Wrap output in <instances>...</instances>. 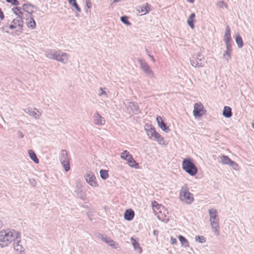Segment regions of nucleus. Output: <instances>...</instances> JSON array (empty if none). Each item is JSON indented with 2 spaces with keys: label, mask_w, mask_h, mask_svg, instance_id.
Returning a JSON list of instances; mask_svg holds the SVG:
<instances>
[{
  "label": "nucleus",
  "mask_w": 254,
  "mask_h": 254,
  "mask_svg": "<svg viewBox=\"0 0 254 254\" xmlns=\"http://www.w3.org/2000/svg\"><path fill=\"white\" fill-rule=\"evenodd\" d=\"M20 237V233L13 229H6L0 232V247H7Z\"/></svg>",
  "instance_id": "obj_1"
},
{
  "label": "nucleus",
  "mask_w": 254,
  "mask_h": 254,
  "mask_svg": "<svg viewBox=\"0 0 254 254\" xmlns=\"http://www.w3.org/2000/svg\"><path fill=\"white\" fill-rule=\"evenodd\" d=\"M145 131L149 138L156 141L161 145H165L167 143L164 138L155 130L151 125L146 124L144 126Z\"/></svg>",
  "instance_id": "obj_2"
},
{
  "label": "nucleus",
  "mask_w": 254,
  "mask_h": 254,
  "mask_svg": "<svg viewBox=\"0 0 254 254\" xmlns=\"http://www.w3.org/2000/svg\"><path fill=\"white\" fill-rule=\"evenodd\" d=\"M208 213L210 217L209 221L212 230L215 235L218 236L219 235V225L217 211L214 208L210 209L208 210Z\"/></svg>",
  "instance_id": "obj_3"
},
{
  "label": "nucleus",
  "mask_w": 254,
  "mask_h": 254,
  "mask_svg": "<svg viewBox=\"0 0 254 254\" xmlns=\"http://www.w3.org/2000/svg\"><path fill=\"white\" fill-rule=\"evenodd\" d=\"M182 168L190 176H193L197 173V169L192 160L189 158H185L182 162Z\"/></svg>",
  "instance_id": "obj_4"
},
{
  "label": "nucleus",
  "mask_w": 254,
  "mask_h": 254,
  "mask_svg": "<svg viewBox=\"0 0 254 254\" xmlns=\"http://www.w3.org/2000/svg\"><path fill=\"white\" fill-rule=\"evenodd\" d=\"M190 61L191 66L194 67H203L206 63L205 58L201 53L192 55Z\"/></svg>",
  "instance_id": "obj_5"
},
{
  "label": "nucleus",
  "mask_w": 254,
  "mask_h": 254,
  "mask_svg": "<svg viewBox=\"0 0 254 254\" xmlns=\"http://www.w3.org/2000/svg\"><path fill=\"white\" fill-rule=\"evenodd\" d=\"M180 200L187 204H191L193 200V194L186 188H182L180 191Z\"/></svg>",
  "instance_id": "obj_6"
},
{
  "label": "nucleus",
  "mask_w": 254,
  "mask_h": 254,
  "mask_svg": "<svg viewBox=\"0 0 254 254\" xmlns=\"http://www.w3.org/2000/svg\"><path fill=\"white\" fill-rule=\"evenodd\" d=\"M152 207L153 211L156 213V215H157V218L158 219L164 221L166 222H168V219H164L163 215L162 214V210H164V208L163 206L159 204L156 201H153L152 202Z\"/></svg>",
  "instance_id": "obj_7"
},
{
  "label": "nucleus",
  "mask_w": 254,
  "mask_h": 254,
  "mask_svg": "<svg viewBox=\"0 0 254 254\" xmlns=\"http://www.w3.org/2000/svg\"><path fill=\"white\" fill-rule=\"evenodd\" d=\"M23 26V21L22 20V16L19 15L16 17V18L13 20L11 24L9 25V27L11 29H13L16 28V27H18V29L17 30V31L19 32L20 33H22Z\"/></svg>",
  "instance_id": "obj_8"
},
{
  "label": "nucleus",
  "mask_w": 254,
  "mask_h": 254,
  "mask_svg": "<svg viewBox=\"0 0 254 254\" xmlns=\"http://www.w3.org/2000/svg\"><path fill=\"white\" fill-rule=\"evenodd\" d=\"M138 61L140 64V66L142 71L149 77H154V74L148 64L142 59H139Z\"/></svg>",
  "instance_id": "obj_9"
},
{
  "label": "nucleus",
  "mask_w": 254,
  "mask_h": 254,
  "mask_svg": "<svg viewBox=\"0 0 254 254\" xmlns=\"http://www.w3.org/2000/svg\"><path fill=\"white\" fill-rule=\"evenodd\" d=\"M85 179L87 183L93 187H96L98 184L96 181V177L94 173L88 172L85 175Z\"/></svg>",
  "instance_id": "obj_10"
},
{
  "label": "nucleus",
  "mask_w": 254,
  "mask_h": 254,
  "mask_svg": "<svg viewBox=\"0 0 254 254\" xmlns=\"http://www.w3.org/2000/svg\"><path fill=\"white\" fill-rule=\"evenodd\" d=\"M193 114L195 118H199L204 114L205 112L203 111V106L201 103H196L193 106Z\"/></svg>",
  "instance_id": "obj_11"
},
{
  "label": "nucleus",
  "mask_w": 254,
  "mask_h": 254,
  "mask_svg": "<svg viewBox=\"0 0 254 254\" xmlns=\"http://www.w3.org/2000/svg\"><path fill=\"white\" fill-rule=\"evenodd\" d=\"M57 56V62L63 64H66L68 63L69 58V55L68 54L63 52L61 50H58Z\"/></svg>",
  "instance_id": "obj_12"
},
{
  "label": "nucleus",
  "mask_w": 254,
  "mask_h": 254,
  "mask_svg": "<svg viewBox=\"0 0 254 254\" xmlns=\"http://www.w3.org/2000/svg\"><path fill=\"white\" fill-rule=\"evenodd\" d=\"M127 111L129 113L137 114L139 113V107L137 104L134 102H130L126 107Z\"/></svg>",
  "instance_id": "obj_13"
},
{
  "label": "nucleus",
  "mask_w": 254,
  "mask_h": 254,
  "mask_svg": "<svg viewBox=\"0 0 254 254\" xmlns=\"http://www.w3.org/2000/svg\"><path fill=\"white\" fill-rule=\"evenodd\" d=\"M58 54V50L48 49L45 51V56L49 59L57 61V55Z\"/></svg>",
  "instance_id": "obj_14"
},
{
  "label": "nucleus",
  "mask_w": 254,
  "mask_h": 254,
  "mask_svg": "<svg viewBox=\"0 0 254 254\" xmlns=\"http://www.w3.org/2000/svg\"><path fill=\"white\" fill-rule=\"evenodd\" d=\"M150 6V4L148 3H146L145 4L137 6L136 7V10L139 13H141L142 15H144L149 12Z\"/></svg>",
  "instance_id": "obj_15"
},
{
  "label": "nucleus",
  "mask_w": 254,
  "mask_h": 254,
  "mask_svg": "<svg viewBox=\"0 0 254 254\" xmlns=\"http://www.w3.org/2000/svg\"><path fill=\"white\" fill-rule=\"evenodd\" d=\"M94 123L96 125H103L105 123V119L96 112L93 116Z\"/></svg>",
  "instance_id": "obj_16"
},
{
  "label": "nucleus",
  "mask_w": 254,
  "mask_h": 254,
  "mask_svg": "<svg viewBox=\"0 0 254 254\" xmlns=\"http://www.w3.org/2000/svg\"><path fill=\"white\" fill-rule=\"evenodd\" d=\"M13 242L14 249L15 251L19 252L20 253L24 251L25 249L21 244L20 237L19 238H17L16 240H15L14 242Z\"/></svg>",
  "instance_id": "obj_17"
},
{
  "label": "nucleus",
  "mask_w": 254,
  "mask_h": 254,
  "mask_svg": "<svg viewBox=\"0 0 254 254\" xmlns=\"http://www.w3.org/2000/svg\"><path fill=\"white\" fill-rule=\"evenodd\" d=\"M35 110H37L38 113H37L35 111L32 110L31 109L27 108L24 110V111L29 115L30 116L34 118L35 119H38L42 115V113L37 110L36 109H34Z\"/></svg>",
  "instance_id": "obj_18"
},
{
  "label": "nucleus",
  "mask_w": 254,
  "mask_h": 254,
  "mask_svg": "<svg viewBox=\"0 0 254 254\" xmlns=\"http://www.w3.org/2000/svg\"><path fill=\"white\" fill-rule=\"evenodd\" d=\"M156 120L158 125V126L164 131L168 132L170 131L169 127L167 126L166 124L164 122L162 118L158 116L156 118Z\"/></svg>",
  "instance_id": "obj_19"
},
{
  "label": "nucleus",
  "mask_w": 254,
  "mask_h": 254,
  "mask_svg": "<svg viewBox=\"0 0 254 254\" xmlns=\"http://www.w3.org/2000/svg\"><path fill=\"white\" fill-rule=\"evenodd\" d=\"M226 50L225 51L223 56L228 61L231 58V53L232 51V45L231 43H225Z\"/></svg>",
  "instance_id": "obj_20"
},
{
  "label": "nucleus",
  "mask_w": 254,
  "mask_h": 254,
  "mask_svg": "<svg viewBox=\"0 0 254 254\" xmlns=\"http://www.w3.org/2000/svg\"><path fill=\"white\" fill-rule=\"evenodd\" d=\"M74 193L76 194V195L78 197L81 198L82 199H84L82 186L80 184H78L76 185L75 190H74Z\"/></svg>",
  "instance_id": "obj_21"
},
{
  "label": "nucleus",
  "mask_w": 254,
  "mask_h": 254,
  "mask_svg": "<svg viewBox=\"0 0 254 254\" xmlns=\"http://www.w3.org/2000/svg\"><path fill=\"white\" fill-rule=\"evenodd\" d=\"M223 40L225 43H231V41L232 40L230 34V29L229 25H227L226 27V30Z\"/></svg>",
  "instance_id": "obj_22"
},
{
  "label": "nucleus",
  "mask_w": 254,
  "mask_h": 254,
  "mask_svg": "<svg viewBox=\"0 0 254 254\" xmlns=\"http://www.w3.org/2000/svg\"><path fill=\"white\" fill-rule=\"evenodd\" d=\"M134 216V212L131 209H128L126 210L124 214V218L127 221H131L133 219Z\"/></svg>",
  "instance_id": "obj_23"
},
{
  "label": "nucleus",
  "mask_w": 254,
  "mask_h": 254,
  "mask_svg": "<svg viewBox=\"0 0 254 254\" xmlns=\"http://www.w3.org/2000/svg\"><path fill=\"white\" fill-rule=\"evenodd\" d=\"M127 163L128 165L130 167H131L132 168H134L135 169L139 168V166L138 163L136 162L135 160L133 159V158L132 157L131 155L129 157V158H128L127 159Z\"/></svg>",
  "instance_id": "obj_24"
},
{
  "label": "nucleus",
  "mask_w": 254,
  "mask_h": 254,
  "mask_svg": "<svg viewBox=\"0 0 254 254\" xmlns=\"http://www.w3.org/2000/svg\"><path fill=\"white\" fill-rule=\"evenodd\" d=\"M60 160L61 162L69 161L68 153L66 150H62L60 156Z\"/></svg>",
  "instance_id": "obj_25"
},
{
  "label": "nucleus",
  "mask_w": 254,
  "mask_h": 254,
  "mask_svg": "<svg viewBox=\"0 0 254 254\" xmlns=\"http://www.w3.org/2000/svg\"><path fill=\"white\" fill-rule=\"evenodd\" d=\"M232 110L229 106H225L223 111V115L227 118H229L232 117Z\"/></svg>",
  "instance_id": "obj_26"
},
{
  "label": "nucleus",
  "mask_w": 254,
  "mask_h": 254,
  "mask_svg": "<svg viewBox=\"0 0 254 254\" xmlns=\"http://www.w3.org/2000/svg\"><path fill=\"white\" fill-rule=\"evenodd\" d=\"M29 17V18L26 19V25L28 27L34 29L36 27V22L33 17H31V16Z\"/></svg>",
  "instance_id": "obj_27"
},
{
  "label": "nucleus",
  "mask_w": 254,
  "mask_h": 254,
  "mask_svg": "<svg viewBox=\"0 0 254 254\" xmlns=\"http://www.w3.org/2000/svg\"><path fill=\"white\" fill-rule=\"evenodd\" d=\"M34 6L31 4H24L23 5V9L24 11L28 13V16H30L31 13L33 12L32 8Z\"/></svg>",
  "instance_id": "obj_28"
},
{
  "label": "nucleus",
  "mask_w": 254,
  "mask_h": 254,
  "mask_svg": "<svg viewBox=\"0 0 254 254\" xmlns=\"http://www.w3.org/2000/svg\"><path fill=\"white\" fill-rule=\"evenodd\" d=\"M131 241L132 242V245L134 250L138 252L139 253H141L142 252L141 248L140 247L139 244L137 242H136L134 239L132 238H131Z\"/></svg>",
  "instance_id": "obj_29"
},
{
  "label": "nucleus",
  "mask_w": 254,
  "mask_h": 254,
  "mask_svg": "<svg viewBox=\"0 0 254 254\" xmlns=\"http://www.w3.org/2000/svg\"><path fill=\"white\" fill-rule=\"evenodd\" d=\"M179 241H180L182 246L187 248L189 247V244L188 240L186 239L185 237L182 235H179L178 237Z\"/></svg>",
  "instance_id": "obj_30"
},
{
  "label": "nucleus",
  "mask_w": 254,
  "mask_h": 254,
  "mask_svg": "<svg viewBox=\"0 0 254 254\" xmlns=\"http://www.w3.org/2000/svg\"><path fill=\"white\" fill-rule=\"evenodd\" d=\"M195 16V13H191V14L190 15L188 20H187V23H188V24L191 28H194V24H193V21H194V18Z\"/></svg>",
  "instance_id": "obj_31"
},
{
  "label": "nucleus",
  "mask_w": 254,
  "mask_h": 254,
  "mask_svg": "<svg viewBox=\"0 0 254 254\" xmlns=\"http://www.w3.org/2000/svg\"><path fill=\"white\" fill-rule=\"evenodd\" d=\"M231 161V160L228 156L222 155L221 156V161L219 162L223 164L229 165Z\"/></svg>",
  "instance_id": "obj_32"
},
{
  "label": "nucleus",
  "mask_w": 254,
  "mask_h": 254,
  "mask_svg": "<svg viewBox=\"0 0 254 254\" xmlns=\"http://www.w3.org/2000/svg\"><path fill=\"white\" fill-rule=\"evenodd\" d=\"M28 153L31 160L36 163H39V159L37 157V156L34 151L32 150H29Z\"/></svg>",
  "instance_id": "obj_33"
},
{
  "label": "nucleus",
  "mask_w": 254,
  "mask_h": 254,
  "mask_svg": "<svg viewBox=\"0 0 254 254\" xmlns=\"http://www.w3.org/2000/svg\"><path fill=\"white\" fill-rule=\"evenodd\" d=\"M69 4L72 6V7H74V8L76 9V10L78 12H81V9L77 4L76 2V0H67Z\"/></svg>",
  "instance_id": "obj_34"
},
{
  "label": "nucleus",
  "mask_w": 254,
  "mask_h": 254,
  "mask_svg": "<svg viewBox=\"0 0 254 254\" xmlns=\"http://www.w3.org/2000/svg\"><path fill=\"white\" fill-rule=\"evenodd\" d=\"M236 42L239 48H241L243 46V41L242 37L240 35H238L235 38Z\"/></svg>",
  "instance_id": "obj_35"
},
{
  "label": "nucleus",
  "mask_w": 254,
  "mask_h": 254,
  "mask_svg": "<svg viewBox=\"0 0 254 254\" xmlns=\"http://www.w3.org/2000/svg\"><path fill=\"white\" fill-rule=\"evenodd\" d=\"M101 178L103 180H106L109 177L108 171L105 170H101L100 171Z\"/></svg>",
  "instance_id": "obj_36"
},
{
  "label": "nucleus",
  "mask_w": 254,
  "mask_h": 254,
  "mask_svg": "<svg viewBox=\"0 0 254 254\" xmlns=\"http://www.w3.org/2000/svg\"><path fill=\"white\" fill-rule=\"evenodd\" d=\"M131 156L129 152L127 150H125L121 153V157L122 159L127 160L128 158Z\"/></svg>",
  "instance_id": "obj_37"
},
{
  "label": "nucleus",
  "mask_w": 254,
  "mask_h": 254,
  "mask_svg": "<svg viewBox=\"0 0 254 254\" xmlns=\"http://www.w3.org/2000/svg\"><path fill=\"white\" fill-rule=\"evenodd\" d=\"M61 163L65 172H68L70 170L69 161H64Z\"/></svg>",
  "instance_id": "obj_38"
},
{
  "label": "nucleus",
  "mask_w": 254,
  "mask_h": 254,
  "mask_svg": "<svg viewBox=\"0 0 254 254\" xmlns=\"http://www.w3.org/2000/svg\"><path fill=\"white\" fill-rule=\"evenodd\" d=\"M121 21L127 25H130V22L128 20V17L127 16H123L121 17Z\"/></svg>",
  "instance_id": "obj_39"
},
{
  "label": "nucleus",
  "mask_w": 254,
  "mask_h": 254,
  "mask_svg": "<svg viewBox=\"0 0 254 254\" xmlns=\"http://www.w3.org/2000/svg\"><path fill=\"white\" fill-rule=\"evenodd\" d=\"M195 240L196 242H198L200 243H203L205 242V239L202 236H196L195 237Z\"/></svg>",
  "instance_id": "obj_40"
},
{
  "label": "nucleus",
  "mask_w": 254,
  "mask_h": 254,
  "mask_svg": "<svg viewBox=\"0 0 254 254\" xmlns=\"http://www.w3.org/2000/svg\"><path fill=\"white\" fill-rule=\"evenodd\" d=\"M106 88L100 87L99 89V92L98 93L99 96L105 95L106 97L108 96V93L105 91Z\"/></svg>",
  "instance_id": "obj_41"
},
{
  "label": "nucleus",
  "mask_w": 254,
  "mask_h": 254,
  "mask_svg": "<svg viewBox=\"0 0 254 254\" xmlns=\"http://www.w3.org/2000/svg\"><path fill=\"white\" fill-rule=\"evenodd\" d=\"M229 165H230L231 167H232L233 168V169L235 170H237L238 169V164L236 162H234L232 160H231V161Z\"/></svg>",
  "instance_id": "obj_42"
},
{
  "label": "nucleus",
  "mask_w": 254,
  "mask_h": 254,
  "mask_svg": "<svg viewBox=\"0 0 254 254\" xmlns=\"http://www.w3.org/2000/svg\"><path fill=\"white\" fill-rule=\"evenodd\" d=\"M6 1L7 2L11 3L14 5H18L19 4V1L17 0H6Z\"/></svg>",
  "instance_id": "obj_43"
},
{
  "label": "nucleus",
  "mask_w": 254,
  "mask_h": 254,
  "mask_svg": "<svg viewBox=\"0 0 254 254\" xmlns=\"http://www.w3.org/2000/svg\"><path fill=\"white\" fill-rule=\"evenodd\" d=\"M102 240L103 241H104V242L106 243H108V242H109V240H111L109 238L107 237V236H102Z\"/></svg>",
  "instance_id": "obj_44"
},
{
  "label": "nucleus",
  "mask_w": 254,
  "mask_h": 254,
  "mask_svg": "<svg viewBox=\"0 0 254 254\" xmlns=\"http://www.w3.org/2000/svg\"><path fill=\"white\" fill-rule=\"evenodd\" d=\"M86 5L88 8H90L92 6V4L90 2V0H85Z\"/></svg>",
  "instance_id": "obj_45"
},
{
  "label": "nucleus",
  "mask_w": 254,
  "mask_h": 254,
  "mask_svg": "<svg viewBox=\"0 0 254 254\" xmlns=\"http://www.w3.org/2000/svg\"><path fill=\"white\" fill-rule=\"evenodd\" d=\"M115 242L113 240H109L108 244L112 247H114L115 244Z\"/></svg>",
  "instance_id": "obj_46"
},
{
  "label": "nucleus",
  "mask_w": 254,
  "mask_h": 254,
  "mask_svg": "<svg viewBox=\"0 0 254 254\" xmlns=\"http://www.w3.org/2000/svg\"><path fill=\"white\" fill-rule=\"evenodd\" d=\"M171 244L173 245L176 244L177 243V241L175 238H171Z\"/></svg>",
  "instance_id": "obj_47"
},
{
  "label": "nucleus",
  "mask_w": 254,
  "mask_h": 254,
  "mask_svg": "<svg viewBox=\"0 0 254 254\" xmlns=\"http://www.w3.org/2000/svg\"><path fill=\"white\" fill-rule=\"evenodd\" d=\"M17 134H18V136L19 138H23L24 137V135L23 134V133L21 131H18L17 132Z\"/></svg>",
  "instance_id": "obj_48"
},
{
  "label": "nucleus",
  "mask_w": 254,
  "mask_h": 254,
  "mask_svg": "<svg viewBox=\"0 0 254 254\" xmlns=\"http://www.w3.org/2000/svg\"><path fill=\"white\" fill-rule=\"evenodd\" d=\"M0 18L3 19L4 18V14L0 8Z\"/></svg>",
  "instance_id": "obj_49"
},
{
  "label": "nucleus",
  "mask_w": 254,
  "mask_h": 254,
  "mask_svg": "<svg viewBox=\"0 0 254 254\" xmlns=\"http://www.w3.org/2000/svg\"><path fill=\"white\" fill-rule=\"evenodd\" d=\"M158 234H159V231H158L155 230H154L153 231V234H154V235L157 236L158 235Z\"/></svg>",
  "instance_id": "obj_50"
},
{
  "label": "nucleus",
  "mask_w": 254,
  "mask_h": 254,
  "mask_svg": "<svg viewBox=\"0 0 254 254\" xmlns=\"http://www.w3.org/2000/svg\"><path fill=\"white\" fill-rule=\"evenodd\" d=\"M20 8L19 7H15L14 8V10H17V11H19V13L22 14V13L20 11Z\"/></svg>",
  "instance_id": "obj_51"
},
{
  "label": "nucleus",
  "mask_w": 254,
  "mask_h": 254,
  "mask_svg": "<svg viewBox=\"0 0 254 254\" xmlns=\"http://www.w3.org/2000/svg\"><path fill=\"white\" fill-rule=\"evenodd\" d=\"M2 225H3V223H2V221L0 220V229L2 227Z\"/></svg>",
  "instance_id": "obj_52"
},
{
  "label": "nucleus",
  "mask_w": 254,
  "mask_h": 254,
  "mask_svg": "<svg viewBox=\"0 0 254 254\" xmlns=\"http://www.w3.org/2000/svg\"><path fill=\"white\" fill-rule=\"evenodd\" d=\"M151 58V60H152L154 63V62H155V60L154 59V57H153V56H152V57H151V58Z\"/></svg>",
  "instance_id": "obj_53"
},
{
  "label": "nucleus",
  "mask_w": 254,
  "mask_h": 254,
  "mask_svg": "<svg viewBox=\"0 0 254 254\" xmlns=\"http://www.w3.org/2000/svg\"><path fill=\"white\" fill-rule=\"evenodd\" d=\"M13 11H14V13L15 14H16V15H17V14H17V10H14V9H13Z\"/></svg>",
  "instance_id": "obj_54"
},
{
  "label": "nucleus",
  "mask_w": 254,
  "mask_h": 254,
  "mask_svg": "<svg viewBox=\"0 0 254 254\" xmlns=\"http://www.w3.org/2000/svg\"><path fill=\"white\" fill-rule=\"evenodd\" d=\"M190 2L192 3L194 1V0H188Z\"/></svg>",
  "instance_id": "obj_55"
},
{
  "label": "nucleus",
  "mask_w": 254,
  "mask_h": 254,
  "mask_svg": "<svg viewBox=\"0 0 254 254\" xmlns=\"http://www.w3.org/2000/svg\"><path fill=\"white\" fill-rule=\"evenodd\" d=\"M146 53L148 55V54H149V52L148 51L147 49H146Z\"/></svg>",
  "instance_id": "obj_56"
},
{
  "label": "nucleus",
  "mask_w": 254,
  "mask_h": 254,
  "mask_svg": "<svg viewBox=\"0 0 254 254\" xmlns=\"http://www.w3.org/2000/svg\"><path fill=\"white\" fill-rule=\"evenodd\" d=\"M148 56L150 58H151V57H152V56H151L150 54H148Z\"/></svg>",
  "instance_id": "obj_57"
},
{
  "label": "nucleus",
  "mask_w": 254,
  "mask_h": 254,
  "mask_svg": "<svg viewBox=\"0 0 254 254\" xmlns=\"http://www.w3.org/2000/svg\"><path fill=\"white\" fill-rule=\"evenodd\" d=\"M221 2L223 3H224V1H222Z\"/></svg>",
  "instance_id": "obj_58"
},
{
  "label": "nucleus",
  "mask_w": 254,
  "mask_h": 254,
  "mask_svg": "<svg viewBox=\"0 0 254 254\" xmlns=\"http://www.w3.org/2000/svg\"><path fill=\"white\" fill-rule=\"evenodd\" d=\"M253 127L254 128V123L253 124Z\"/></svg>",
  "instance_id": "obj_59"
}]
</instances>
